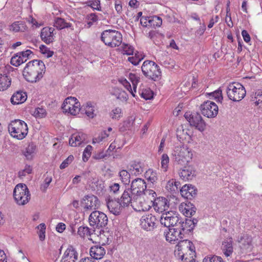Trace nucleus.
Instances as JSON below:
<instances>
[{"instance_id": "f257e3e1", "label": "nucleus", "mask_w": 262, "mask_h": 262, "mask_svg": "<svg viewBox=\"0 0 262 262\" xmlns=\"http://www.w3.org/2000/svg\"><path fill=\"white\" fill-rule=\"evenodd\" d=\"M45 69V65L41 60L34 59L26 64L23 76L28 82H36L43 77Z\"/></svg>"}, {"instance_id": "f03ea898", "label": "nucleus", "mask_w": 262, "mask_h": 262, "mask_svg": "<svg viewBox=\"0 0 262 262\" xmlns=\"http://www.w3.org/2000/svg\"><path fill=\"white\" fill-rule=\"evenodd\" d=\"M8 130L12 136L18 140H21L27 135L28 128L27 124L24 121L15 120L9 125Z\"/></svg>"}, {"instance_id": "7ed1b4c3", "label": "nucleus", "mask_w": 262, "mask_h": 262, "mask_svg": "<svg viewBox=\"0 0 262 262\" xmlns=\"http://www.w3.org/2000/svg\"><path fill=\"white\" fill-rule=\"evenodd\" d=\"M101 38L105 45L111 48L118 47L122 41V34L119 32L113 30L103 31L101 33Z\"/></svg>"}, {"instance_id": "20e7f679", "label": "nucleus", "mask_w": 262, "mask_h": 262, "mask_svg": "<svg viewBox=\"0 0 262 262\" xmlns=\"http://www.w3.org/2000/svg\"><path fill=\"white\" fill-rule=\"evenodd\" d=\"M228 98L233 101H239L246 96V92L244 86L238 82L230 83L226 89Z\"/></svg>"}, {"instance_id": "39448f33", "label": "nucleus", "mask_w": 262, "mask_h": 262, "mask_svg": "<svg viewBox=\"0 0 262 262\" xmlns=\"http://www.w3.org/2000/svg\"><path fill=\"white\" fill-rule=\"evenodd\" d=\"M143 74L146 77L154 81L158 80L161 76L159 66L154 61H145L141 67Z\"/></svg>"}, {"instance_id": "423d86ee", "label": "nucleus", "mask_w": 262, "mask_h": 262, "mask_svg": "<svg viewBox=\"0 0 262 262\" xmlns=\"http://www.w3.org/2000/svg\"><path fill=\"white\" fill-rule=\"evenodd\" d=\"M13 196L18 205H24L30 199V194L27 185L24 184H17L13 190Z\"/></svg>"}, {"instance_id": "0eeeda50", "label": "nucleus", "mask_w": 262, "mask_h": 262, "mask_svg": "<svg viewBox=\"0 0 262 262\" xmlns=\"http://www.w3.org/2000/svg\"><path fill=\"white\" fill-rule=\"evenodd\" d=\"M192 154L187 148L184 146L175 147L172 156L175 163L184 165L191 159Z\"/></svg>"}, {"instance_id": "6e6552de", "label": "nucleus", "mask_w": 262, "mask_h": 262, "mask_svg": "<svg viewBox=\"0 0 262 262\" xmlns=\"http://www.w3.org/2000/svg\"><path fill=\"white\" fill-rule=\"evenodd\" d=\"M89 222L90 226L94 229H100L105 227L107 225L108 218L103 212L95 210L89 215Z\"/></svg>"}, {"instance_id": "1a4fd4ad", "label": "nucleus", "mask_w": 262, "mask_h": 262, "mask_svg": "<svg viewBox=\"0 0 262 262\" xmlns=\"http://www.w3.org/2000/svg\"><path fill=\"white\" fill-rule=\"evenodd\" d=\"M179 214L175 211H167L163 212L160 217V223L165 227L170 228L176 226L181 222Z\"/></svg>"}, {"instance_id": "9d476101", "label": "nucleus", "mask_w": 262, "mask_h": 262, "mask_svg": "<svg viewBox=\"0 0 262 262\" xmlns=\"http://www.w3.org/2000/svg\"><path fill=\"white\" fill-rule=\"evenodd\" d=\"M80 104L74 97H68L65 99L62 105V108L65 113L75 116L79 114L81 108Z\"/></svg>"}, {"instance_id": "9b49d317", "label": "nucleus", "mask_w": 262, "mask_h": 262, "mask_svg": "<svg viewBox=\"0 0 262 262\" xmlns=\"http://www.w3.org/2000/svg\"><path fill=\"white\" fill-rule=\"evenodd\" d=\"M184 116L191 126H194L200 132H203L205 129L206 123L199 113L186 112Z\"/></svg>"}, {"instance_id": "f8f14e48", "label": "nucleus", "mask_w": 262, "mask_h": 262, "mask_svg": "<svg viewBox=\"0 0 262 262\" xmlns=\"http://www.w3.org/2000/svg\"><path fill=\"white\" fill-rule=\"evenodd\" d=\"M146 187V183L143 179L136 178L131 182L130 188H128L135 198L143 194L147 189Z\"/></svg>"}, {"instance_id": "ddd939ff", "label": "nucleus", "mask_w": 262, "mask_h": 262, "mask_svg": "<svg viewBox=\"0 0 262 262\" xmlns=\"http://www.w3.org/2000/svg\"><path fill=\"white\" fill-rule=\"evenodd\" d=\"M202 114L207 118L215 117L219 112L217 105L213 102L207 101L200 106Z\"/></svg>"}, {"instance_id": "4468645a", "label": "nucleus", "mask_w": 262, "mask_h": 262, "mask_svg": "<svg viewBox=\"0 0 262 262\" xmlns=\"http://www.w3.org/2000/svg\"><path fill=\"white\" fill-rule=\"evenodd\" d=\"M237 242L241 249L244 252H250L253 248L252 237L248 234L243 233L239 235Z\"/></svg>"}, {"instance_id": "2eb2a0df", "label": "nucleus", "mask_w": 262, "mask_h": 262, "mask_svg": "<svg viewBox=\"0 0 262 262\" xmlns=\"http://www.w3.org/2000/svg\"><path fill=\"white\" fill-rule=\"evenodd\" d=\"M107 207L110 212L114 215H117L121 213L124 208L121 204L119 199H113L112 196L109 195L106 199Z\"/></svg>"}, {"instance_id": "dca6fc26", "label": "nucleus", "mask_w": 262, "mask_h": 262, "mask_svg": "<svg viewBox=\"0 0 262 262\" xmlns=\"http://www.w3.org/2000/svg\"><path fill=\"white\" fill-rule=\"evenodd\" d=\"M85 211L96 209L99 205L98 198L93 194L85 195L81 201Z\"/></svg>"}, {"instance_id": "f3484780", "label": "nucleus", "mask_w": 262, "mask_h": 262, "mask_svg": "<svg viewBox=\"0 0 262 262\" xmlns=\"http://www.w3.org/2000/svg\"><path fill=\"white\" fill-rule=\"evenodd\" d=\"M177 246L178 252H189L190 258L196 257L195 247L191 241L187 239L180 241Z\"/></svg>"}, {"instance_id": "a211bd4d", "label": "nucleus", "mask_w": 262, "mask_h": 262, "mask_svg": "<svg viewBox=\"0 0 262 262\" xmlns=\"http://www.w3.org/2000/svg\"><path fill=\"white\" fill-rule=\"evenodd\" d=\"M157 219L151 214L143 216L140 220V225L146 231H152L156 226Z\"/></svg>"}, {"instance_id": "6ab92c4d", "label": "nucleus", "mask_w": 262, "mask_h": 262, "mask_svg": "<svg viewBox=\"0 0 262 262\" xmlns=\"http://www.w3.org/2000/svg\"><path fill=\"white\" fill-rule=\"evenodd\" d=\"M32 53L33 52L30 50L18 52L11 58L10 62L12 65L17 67L26 62Z\"/></svg>"}, {"instance_id": "aec40b11", "label": "nucleus", "mask_w": 262, "mask_h": 262, "mask_svg": "<svg viewBox=\"0 0 262 262\" xmlns=\"http://www.w3.org/2000/svg\"><path fill=\"white\" fill-rule=\"evenodd\" d=\"M174 227L172 228H169L167 231L164 232L166 241L170 243H174L175 242L185 238L177 226Z\"/></svg>"}, {"instance_id": "412c9836", "label": "nucleus", "mask_w": 262, "mask_h": 262, "mask_svg": "<svg viewBox=\"0 0 262 262\" xmlns=\"http://www.w3.org/2000/svg\"><path fill=\"white\" fill-rule=\"evenodd\" d=\"M179 229L184 237L189 235L194 229V224L191 219H185V221L181 218V222L176 226Z\"/></svg>"}, {"instance_id": "4be33fe9", "label": "nucleus", "mask_w": 262, "mask_h": 262, "mask_svg": "<svg viewBox=\"0 0 262 262\" xmlns=\"http://www.w3.org/2000/svg\"><path fill=\"white\" fill-rule=\"evenodd\" d=\"M179 174L184 181L192 180L196 176V171L192 166L188 165L181 168Z\"/></svg>"}, {"instance_id": "5701e85b", "label": "nucleus", "mask_w": 262, "mask_h": 262, "mask_svg": "<svg viewBox=\"0 0 262 262\" xmlns=\"http://www.w3.org/2000/svg\"><path fill=\"white\" fill-rule=\"evenodd\" d=\"M181 195L187 199L192 200L197 195L198 190L191 184L184 185L180 190Z\"/></svg>"}, {"instance_id": "b1692460", "label": "nucleus", "mask_w": 262, "mask_h": 262, "mask_svg": "<svg viewBox=\"0 0 262 262\" xmlns=\"http://www.w3.org/2000/svg\"><path fill=\"white\" fill-rule=\"evenodd\" d=\"M78 254L76 249L72 246H69L64 251L60 262H75L78 259Z\"/></svg>"}, {"instance_id": "393cba45", "label": "nucleus", "mask_w": 262, "mask_h": 262, "mask_svg": "<svg viewBox=\"0 0 262 262\" xmlns=\"http://www.w3.org/2000/svg\"><path fill=\"white\" fill-rule=\"evenodd\" d=\"M152 206L157 212L163 213L167 212V210L169 208V202L164 197L156 198Z\"/></svg>"}, {"instance_id": "a878e982", "label": "nucleus", "mask_w": 262, "mask_h": 262, "mask_svg": "<svg viewBox=\"0 0 262 262\" xmlns=\"http://www.w3.org/2000/svg\"><path fill=\"white\" fill-rule=\"evenodd\" d=\"M55 29L53 27H44L40 32V37L41 40L46 44H50L54 40Z\"/></svg>"}, {"instance_id": "bb28decb", "label": "nucleus", "mask_w": 262, "mask_h": 262, "mask_svg": "<svg viewBox=\"0 0 262 262\" xmlns=\"http://www.w3.org/2000/svg\"><path fill=\"white\" fill-rule=\"evenodd\" d=\"M134 205H132L133 207H135V209L139 211H146L149 210L151 208V206L146 203L144 197L142 195L136 196Z\"/></svg>"}, {"instance_id": "cd10ccee", "label": "nucleus", "mask_w": 262, "mask_h": 262, "mask_svg": "<svg viewBox=\"0 0 262 262\" xmlns=\"http://www.w3.org/2000/svg\"><path fill=\"white\" fill-rule=\"evenodd\" d=\"M133 198H134V195H132L129 189L127 188L124 190L119 201L125 208L128 206L130 204L132 206L134 205L135 199Z\"/></svg>"}, {"instance_id": "c85d7f7f", "label": "nucleus", "mask_w": 262, "mask_h": 262, "mask_svg": "<svg viewBox=\"0 0 262 262\" xmlns=\"http://www.w3.org/2000/svg\"><path fill=\"white\" fill-rule=\"evenodd\" d=\"M180 210L186 217H191L196 212L195 207L191 203L181 204L179 207Z\"/></svg>"}, {"instance_id": "c756f323", "label": "nucleus", "mask_w": 262, "mask_h": 262, "mask_svg": "<svg viewBox=\"0 0 262 262\" xmlns=\"http://www.w3.org/2000/svg\"><path fill=\"white\" fill-rule=\"evenodd\" d=\"M90 254L91 256L96 260V259H101L105 254V250L104 248L100 246H94L91 248Z\"/></svg>"}, {"instance_id": "7c9ffc66", "label": "nucleus", "mask_w": 262, "mask_h": 262, "mask_svg": "<svg viewBox=\"0 0 262 262\" xmlns=\"http://www.w3.org/2000/svg\"><path fill=\"white\" fill-rule=\"evenodd\" d=\"M129 79L132 82L134 91L132 90V89L131 88L130 84L127 81L125 82V83H126L125 87L126 88L127 90L129 91V92L131 93V94L133 95V96L135 97V95L134 93L136 92V88H137L136 86L139 81L140 78L136 74H133V73H130L129 74Z\"/></svg>"}, {"instance_id": "2f4dec72", "label": "nucleus", "mask_w": 262, "mask_h": 262, "mask_svg": "<svg viewBox=\"0 0 262 262\" xmlns=\"http://www.w3.org/2000/svg\"><path fill=\"white\" fill-rule=\"evenodd\" d=\"M85 137V134L80 133L73 134L69 139V144L72 146H79L84 141Z\"/></svg>"}, {"instance_id": "473e14b6", "label": "nucleus", "mask_w": 262, "mask_h": 262, "mask_svg": "<svg viewBox=\"0 0 262 262\" xmlns=\"http://www.w3.org/2000/svg\"><path fill=\"white\" fill-rule=\"evenodd\" d=\"M95 230L94 229L91 230L87 226H80L78 229L77 234L81 238H84L86 236L88 237L89 239L94 242L92 235L93 234V232Z\"/></svg>"}, {"instance_id": "72a5a7b5", "label": "nucleus", "mask_w": 262, "mask_h": 262, "mask_svg": "<svg viewBox=\"0 0 262 262\" xmlns=\"http://www.w3.org/2000/svg\"><path fill=\"white\" fill-rule=\"evenodd\" d=\"M27 98V96L26 93L17 92L12 95L11 102L13 104H20L26 101Z\"/></svg>"}, {"instance_id": "f704fd0d", "label": "nucleus", "mask_w": 262, "mask_h": 262, "mask_svg": "<svg viewBox=\"0 0 262 262\" xmlns=\"http://www.w3.org/2000/svg\"><path fill=\"white\" fill-rule=\"evenodd\" d=\"M141 195L144 197V200L149 206H152L157 196V194L155 191L151 189H147Z\"/></svg>"}, {"instance_id": "c9c22d12", "label": "nucleus", "mask_w": 262, "mask_h": 262, "mask_svg": "<svg viewBox=\"0 0 262 262\" xmlns=\"http://www.w3.org/2000/svg\"><path fill=\"white\" fill-rule=\"evenodd\" d=\"M11 84V78L7 74H0V91L6 90Z\"/></svg>"}, {"instance_id": "e433bc0d", "label": "nucleus", "mask_w": 262, "mask_h": 262, "mask_svg": "<svg viewBox=\"0 0 262 262\" xmlns=\"http://www.w3.org/2000/svg\"><path fill=\"white\" fill-rule=\"evenodd\" d=\"M222 249L226 256H230L233 252L232 240L229 238L225 240L222 243Z\"/></svg>"}, {"instance_id": "4c0bfd02", "label": "nucleus", "mask_w": 262, "mask_h": 262, "mask_svg": "<svg viewBox=\"0 0 262 262\" xmlns=\"http://www.w3.org/2000/svg\"><path fill=\"white\" fill-rule=\"evenodd\" d=\"M128 170L132 174L137 176L143 172V168L140 163H134L129 166Z\"/></svg>"}, {"instance_id": "58836bf2", "label": "nucleus", "mask_w": 262, "mask_h": 262, "mask_svg": "<svg viewBox=\"0 0 262 262\" xmlns=\"http://www.w3.org/2000/svg\"><path fill=\"white\" fill-rule=\"evenodd\" d=\"M145 179L153 185L157 183L158 180L157 173L152 169H149L144 173Z\"/></svg>"}, {"instance_id": "ea45409f", "label": "nucleus", "mask_w": 262, "mask_h": 262, "mask_svg": "<svg viewBox=\"0 0 262 262\" xmlns=\"http://www.w3.org/2000/svg\"><path fill=\"white\" fill-rule=\"evenodd\" d=\"M54 26L57 29L61 30L66 28H71L72 24L67 23L64 19L60 17H57L55 19Z\"/></svg>"}, {"instance_id": "a19ab883", "label": "nucleus", "mask_w": 262, "mask_h": 262, "mask_svg": "<svg viewBox=\"0 0 262 262\" xmlns=\"http://www.w3.org/2000/svg\"><path fill=\"white\" fill-rule=\"evenodd\" d=\"M36 146L33 143H31L23 151V154L28 160H31L34 156Z\"/></svg>"}, {"instance_id": "79ce46f5", "label": "nucleus", "mask_w": 262, "mask_h": 262, "mask_svg": "<svg viewBox=\"0 0 262 262\" xmlns=\"http://www.w3.org/2000/svg\"><path fill=\"white\" fill-rule=\"evenodd\" d=\"M10 29L15 32H24L27 29V26L22 21H16L10 26Z\"/></svg>"}, {"instance_id": "37998d69", "label": "nucleus", "mask_w": 262, "mask_h": 262, "mask_svg": "<svg viewBox=\"0 0 262 262\" xmlns=\"http://www.w3.org/2000/svg\"><path fill=\"white\" fill-rule=\"evenodd\" d=\"M120 179L124 185H128L130 182V173L126 170H122L119 172Z\"/></svg>"}, {"instance_id": "c03bdc74", "label": "nucleus", "mask_w": 262, "mask_h": 262, "mask_svg": "<svg viewBox=\"0 0 262 262\" xmlns=\"http://www.w3.org/2000/svg\"><path fill=\"white\" fill-rule=\"evenodd\" d=\"M85 114L90 118H93L96 114L94 113V106L90 102L86 103L84 106Z\"/></svg>"}, {"instance_id": "a18cd8bd", "label": "nucleus", "mask_w": 262, "mask_h": 262, "mask_svg": "<svg viewBox=\"0 0 262 262\" xmlns=\"http://www.w3.org/2000/svg\"><path fill=\"white\" fill-rule=\"evenodd\" d=\"M122 110L119 107L113 109L110 113V116L111 118L115 120H119L122 117Z\"/></svg>"}, {"instance_id": "49530a36", "label": "nucleus", "mask_w": 262, "mask_h": 262, "mask_svg": "<svg viewBox=\"0 0 262 262\" xmlns=\"http://www.w3.org/2000/svg\"><path fill=\"white\" fill-rule=\"evenodd\" d=\"M149 21L150 27L153 28L160 27L162 23L161 18L157 16H150Z\"/></svg>"}, {"instance_id": "de8ad7c7", "label": "nucleus", "mask_w": 262, "mask_h": 262, "mask_svg": "<svg viewBox=\"0 0 262 262\" xmlns=\"http://www.w3.org/2000/svg\"><path fill=\"white\" fill-rule=\"evenodd\" d=\"M143 59V57L142 54L139 52H137L135 53V56L129 57L128 58V61L130 62L133 64L137 66Z\"/></svg>"}, {"instance_id": "09e8293b", "label": "nucleus", "mask_w": 262, "mask_h": 262, "mask_svg": "<svg viewBox=\"0 0 262 262\" xmlns=\"http://www.w3.org/2000/svg\"><path fill=\"white\" fill-rule=\"evenodd\" d=\"M252 101L255 106H258L259 108H262V93H255V96L252 98Z\"/></svg>"}, {"instance_id": "8fccbe9b", "label": "nucleus", "mask_w": 262, "mask_h": 262, "mask_svg": "<svg viewBox=\"0 0 262 262\" xmlns=\"http://www.w3.org/2000/svg\"><path fill=\"white\" fill-rule=\"evenodd\" d=\"M40 51L44 54L47 58H50L54 54V52L50 51L49 49L45 45H41L39 47Z\"/></svg>"}, {"instance_id": "3c124183", "label": "nucleus", "mask_w": 262, "mask_h": 262, "mask_svg": "<svg viewBox=\"0 0 262 262\" xmlns=\"http://www.w3.org/2000/svg\"><path fill=\"white\" fill-rule=\"evenodd\" d=\"M39 231L38 234L40 241H43L45 238L46 226L43 223L39 224L38 227Z\"/></svg>"}, {"instance_id": "603ef678", "label": "nucleus", "mask_w": 262, "mask_h": 262, "mask_svg": "<svg viewBox=\"0 0 262 262\" xmlns=\"http://www.w3.org/2000/svg\"><path fill=\"white\" fill-rule=\"evenodd\" d=\"M92 148V146L89 145L84 149L82 155V159L84 162L87 161L90 157Z\"/></svg>"}, {"instance_id": "864d4df0", "label": "nucleus", "mask_w": 262, "mask_h": 262, "mask_svg": "<svg viewBox=\"0 0 262 262\" xmlns=\"http://www.w3.org/2000/svg\"><path fill=\"white\" fill-rule=\"evenodd\" d=\"M33 114L35 117L43 118L46 115V111L42 107H37L35 109Z\"/></svg>"}, {"instance_id": "5fc2aeb1", "label": "nucleus", "mask_w": 262, "mask_h": 262, "mask_svg": "<svg viewBox=\"0 0 262 262\" xmlns=\"http://www.w3.org/2000/svg\"><path fill=\"white\" fill-rule=\"evenodd\" d=\"M169 161V159L168 155L165 154H163L161 158V166L165 171L167 170Z\"/></svg>"}, {"instance_id": "6e6d98bb", "label": "nucleus", "mask_w": 262, "mask_h": 262, "mask_svg": "<svg viewBox=\"0 0 262 262\" xmlns=\"http://www.w3.org/2000/svg\"><path fill=\"white\" fill-rule=\"evenodd\" d=\"M120 186L118 183H113L110 186V193L113 194H119L120 191Z\"/></svg>"}, {"instance_id": "4d7b16f0", "label": "nucleus", "mask_w": 262, "mask_h": 262, "mask_svg": "<svg viewBox=\"0 0 262 262\" xmlns=\"http://www.w3.org/2000/svg\"><path fill=\"white\" fill-rule=\"evenodd\" d=\"M141 96L145 100H149L152 98L153 93L150 89H146L142 91Z\"/></svg>"}, {"instance_id": "13d9d810", "label": "nucleus", "mask_w": 262, "mask_h": 262, "mask_svg": "<svg viewBox=\"0 0 262 262\" xmlns=\"http://www.w3.org/2000/svg\"><path fill=\"white\" fill-rule=\"evenodd\" d=\"M74 157L70 155L66 160H64L60 165V168L63 169L67 167L73 161Z\"/></svg>"}, {"instance_id": "bf43d9fd", "label": "nucleus", "mask_w": 262, "mask_h": 262, "mask_svg": "<svg viewBox=\"0 0 262 262\" xmlns=\"http://www.w3.org/2000/svg\"><path fill=\"white\" fill-rule=\"evenodd\" d=\"M122 49L125 53L127 55H133L134 48L128 44L123 43Z\"/></svg>"}, {"instance_id": "052dcab7", "label": "nucleus", "mask_w": 262, "mask_h": 262, "mask_svg": "<svg viewBox=\"0 0 262 262\" xmlns=\"http://www.w3.org/2000/svg\"><path fill=\"white\" fill-rule=\"evenodd\" d=\"M108 136V134L106 133V131H103L101 133L98 137L93 139V143H99L105 138H107Z\"/></svg>"}, {"instance_id": "680f3d73", "label": "nucleus", "mask_w": 262, "mask_h": 262, "mask_svg": "<svg viewBox=\"0 0 262 262\" xmlns=\"http://www.w3.org/2000/svg\"><path fill=\"white\" fill-rule=\"evenodd\" d=\"M88 6L91 7L93 9L100 10V1L98 0L89 1Z\"/></svg>"}, {"instance_id": "e2e57ef3", "label": "nucleus", "mask_w": 262, "mask_h": 262, "mask_svg": "<svg viewBox=\"0 0 262 262\" xmlns=\"http://www.w3.org/2000/svg\"><path fill=\"white\" fill-rule=\"evenodd\" d=\"M51 177H46L44 180L43 184H42L40 186V189L42 191H46L47 188L48 187L49 184L52 181Z\"/></svg>"}, {"instance_id": "0e129e2a", "label": "nucleus", "mask_w": 262, "mask_h": 262, "mask_svg": "<svg viewBox=\"0 0 262 262\" xmlns=\"http://www.w3.org/2000/svg\"><path fill=\"white\" fill-rule=\"evenodd\" d=\"M203 262H223V261L221 257L213 256L211 257L205 258Z\"/></svg>"}, {"instance_id": "69168bd1", "label": "nucleus", "mask_w": 262, "mask_h": 262, "mask_svg": "<svg viewBox=\"0 0 262 262\" xmlns=\"http://www.w3.org/2000/svg\"><path fill=\"white\" fill-rule=\"evenodd\" d=\"M178 255L179 258L184 261H186L191 259V258L189 257V252H178Z\"/></svg>"}, {"instance_id": "338daca9", "label": "nucleus", "mask_w": 262, "mask_h": 262, "mask_svg": "<svg viewBox=\"0 0 262 262\" xmlns=\"http://www.w3.org/2000/svg\"><path fill=\"white\" fill-rule=\"evenodd\" d=\"M150 16H142L140 18V23L142 26L145 27H150Z\"/></svg>"}, {"instance_id": "774afa93", "label": "nucleus", "mask_w": 262, "mask_h": 262, "mask_svg": "<svg viewBox=\"0 0 262 262\" xmlns=\"http://www.w3.org/2000/svg\"><path fill=\"white\" fill-rule=\"evenodd\" d=\"M211 95L219 101L223 100L222 91L221 90L214 91V92L212 93Z\"/></svg>"}]
</instances>
